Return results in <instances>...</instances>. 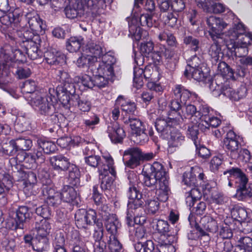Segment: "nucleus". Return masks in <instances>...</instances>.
Listing matches in <instances>:
<instances>
[{
	"mask_svg": "<svg viewBox=\"0 0 252 252\" xmlns=\"http://www.w3.org/2000/svg\"><path fill=\"white\" fill-rule=\"evenodd\" d=\"M224 175L229 174V177L235 178L236 192L235 197L240 201L249 202L252 198V183H248L246 175L237 167H232L223 172Z\"/></svg>",
	"mask_w": 252,
	"mask_h": 252,
	"instance_id": "obj_1",
	"label": "nucleus"
},
{
	"mask_svg": "<svg viewBox=\"0 0 252 252\" xmlns=\"http://www.w3.org/2000/svg\"><path fill=\"white\" fill-rule=\"evenodd\" d=\"M34 86V90L32 91V103L35 109L42 115H49L53 113V98L55 96L51 94H46L45 90L37 85Z\"/></svg>",
	"mask_w": 252,
	"mask_h": 252,
	"instance_id": "obj_2",
	"label": "nucleus"
},
{
	"mask_svg": "<svg viewBox=\"0 0 252 252\" xmlns=\"http://www.w3.org/2000/svg\"><path fill=\"white\" fill-rule=\"evenodd\" d=\"M151 172L148 173L143 172L144 185L154 190L157 189V183L158 181L159 184L162 183L164 178H167V172L163 168V165L158 162L155 161L151 165Z\"/></svg>",
	"mask_w": 252,
	"mask_h": 252,
	"instance_id": "obj_3",
	"label": "nucleus"
},
{
	"mask_svg": "<svg viewBox=\"0 0 252 252\" xmlns=\"http://www.w3.org/2000/svg\"><path fill=\"white\" fill-rule=\"evenodd\" d=\"M155 155L153 153H144L138 148L132 147L124 152L123 161L126 166L133 169L139 165L141 161L149 160Z\"/></svg>",
	"mask_w": 252,
	"mask_h": 252,
	"instance_id": "obj_4",
	"label": "nucleus"
},
{
	"mask_svg": "<svg viewBox=\"0 0 252 252\" xmlns=\"http://www.w3.org/2000/svg\"><path fill=\"white\" fill-rule=\"evenodd\" d=\"M226 35L229 38L232 43L237 40L235 42L239 46L248 47L252 43V34L246 33L245 27L242 23H238L229 30Z\"/></svg>",
	"mask_w": 252,
	"mask_h": 252,
	"instance_id": "obj_5",
	"label": "nucleus"
},
{
	"mask_svg": "<svg viewBox=\"0 0 252 252\" xmlns=\"http://www.w3.org/2000/svg\"><path fill=\"white\" fill-rule=\"evenodd\" d=\"M29 209L26 206L20 207L15 212L12 213L7 219L6 227L11 230L23 228V224L26 220H30Z\"/></svg>",
	"mask_w": 252,
	"mask_h": 252,
	"instance_id": "obj_6",
	"label": "nucleus"
},
{
	"mask_svg": "<svg viewBox=\"0 0 252 252\" xmlns=\"http://www.w3.org/2000/svg\"><path fill=\"white\" fill-rule=\"evenodd\" d=\"M175 99L170 102L171 109L174 111V113L180 115L177 112L181 109L182 104H186L187 100L191 95H195V93L190 92L184 86L178 85L175 86L174 90Z\"/></svg>",
	"mask_w": 252,
	"mask_h": 252,
	"instance_id": "obj_7",
	"label": "nucleus"
},
{
	"mask_svg": "<svg viewBox=\"0 0 252 252\" xmlns=\"http://www.w3.org/2000/svg\"><path fill=\"white\" fill-rule=\"evenodd\" d=\"M206 22L211 38H224L222 31L227 24L222 19L211 16L207 19Z\"/></svg>",
	"mask_w": 252,
	"mask_h": 252,
	"instance_id": "obj_8",
	"label": "nucleus"
},
{
	"mask_svg": "<svg viewBox=\"0 0 252 252\" xmlns=\"http://www.w3.org/2000/svg\"><path fill=\"white\" fill-rule=\"evenodd\" d=\"M36 236L32 238V249L37 252H42L47 247L48 239L47 238V232L44 227L36 225Z\"/></svg>",
	"mask_w": 252,
	"mask_h": 252,
	"instance_id": "obj_9",
	"label": "nucleus"
},
{
	"mask_svg": "<svg viewBox=\"0 0 252 252\" xmlns=\"http://www.w3.org/2000/svg\"><path fill=\"white\" fill-rule=\"evenodd\" d=\"M183 118L179 115L176 117H167L166 118H158L155 122V127L158 132L166 130L168 128L173 127L182 123Z\"/></svg>",
	"mask_w": 252,
	"mask_h": 252,
	"instance_id": "obj_10",
	"label": "nucleus"
},
{
	"mask_svg": "<svg viewBox=\"0 0 252 252\" xmlns=\"http://www.w3.org/2000/svg\"><path fill=\"white\" fill-rule=\"evenodd\" d=\"M213 43L211 45L209 54L211 57L212 64L217 65V63L220 61V55L222 54L221 46L225 44L224 38H212Z\"/></svg>",
	"mask_w": 252,
	"mask_h": 252,
	"instance_id": "obj_11",
	"label": "nucleus"
},
{
	"mask_svg": "<svg viewBox=\"0 0 252 252\" xmlns=\"http://www.w3.org/2000/svg\"><path fill=\"white\" fill-rule=\"evenodd\" d=\"M231 220L233 223L238 222L240 224H246V221L248 219V212L247 210L238 204L232 205L230 207Z\"/></svg>",
	"mask_w": 252,
	"mask_h": 252,
	"instance_id": "obj_12",
	"label": "nucleus"
},
{
	"mask_svg": "<svg viewBox=\"0 0 252 252\" xmlns=\"http://www.w3.org/2000/svg\"><path fill=\"white\" fill-rule=\"evenodd\" d=\"M228 86L229 84L227 81H225L222 77L218 76L215 80L210 82L209 88L215 95L220 96L221 94L224 95V93L227 90Z\"/></svg>",
	"mask_w": 252,
	"mask_h": 252,
	"instance_id": "obj_13",
	"label": "nucleus"
},
{
	"mask_svg": "<svg viewBox=\"0 0 252 252\" xmlns=\"http://www.w3.org/2000/svg\"><path fill=\"white\" fill-rule=\"evenodd\" d=\"M174 236H169L166 238L165 235L156 236L155 240L159 247V252H174L175 248L172 243L174 241Z\"/></svg>",
	"mask_w": 252,
	"mask_h": 252,
	"instance_id": "obj_14",
	"label": "nucleus"
},
{
	"mask_svg": "<svg viewBox=\"0 0 252 252\" xmlns=\"http://www.w3.org/2000/svg\"><path fill=\"white\" fill-rule=\"evenodd\" d=\"M91 71L94 75H100V74L110 81H113L114 72L113 66H106L104 64H95V67H93Z\"/></svg>",
	"mask_w": 252,
	"mask_h": 252,
	"instance_id": "obj_15",
	"label": "nucleus"
},
{
	"mask_svg": "<svg viewBox=\"0 0 252 252\" xmlns=\"http://www.w3.org/2000/svg\"><path fill=\"white\" fill-rule=\"evenodd\" d=\"M32 61L34 63H40L42 61L43 52L39 49L40 47L41 39L39 35L32 32Z\"/></svg>",
	"mask_w": 252,
	"mask_h": 252,
	"instance_id": "obj_16",
	"label": "nucleus"
},
{
	"mask_svg": "<svg viewBox=\"0 0 252 252\" xmlns=\"http://www.w3.org/2000/svg\"><path fill=\"white\" fill-rule=\"evenodd\" d=\"M50 163L55 170L66 171L72 165L68 159L62 155L54 156L50 158Z\"/></svg>",
	"mask_w": 252,
	"mask_h": 252,
	"instance_id": "obj_17",
	"label": "nucleus"
},
{
	"mask_svg": "<svg viewBox=\"0 0 252 252\" xmlns=\"http://www.w3.org/2000/svg\"><path fill=\"white\" fill-rule=\"evenodd\" d=\"M46 62L50 65H57L63 61V55L56 49L47 51L44 55Z\"/></svg>",
	"mask_w": 252,
	"mask_h": 252,
	"instance_id": "obj_18",
	"label": "nucleus"
},
{
	"mask_svg": "<svg viewBox=\"0 0 252 252\" xmlns=\"http://www.w3.org/2000/svg\"><path fill=\"white\" fill-rule=\"evenodd\" d=\"M129 32L128 35L136 41H139L142 38L143 33H147L139 26L137 23V19L136 17L132 18L129 23Z\"/></svg>",
	"mask_w": 252,
	"mask_h": 252,
	"instance_id": "obj_19",
	"label": "nucleus"
},
{
	"mask_svg": "<svg viewBox=\"0 0 252 252\" xmlns=\"http://www.w3.org/2000/svg\"><path fill=\"white\" fill-rule=\"evenodd\" d=\"M227 89L224 93V95L235 101L245 97L247 94L248 90L245 85H242L236 91H234L229 86Z\"/></svg>",
	"mask_w": 252,
	"mask_h": 252,
	"instance_id": "obj_20",
	"label": "nucleus"
},
{
	"mask_svg": "<svg viewBox=\"0 0 252 252\" xmlns=\"http://www.w3.org/2000/svg\"><path fill=\"white\" fill-rule=\"evenodd\" d=\"M113 160L111 157L104 158V160L100 161V165L98 168L99 172V176L107 175L109 174L113 176H115L116 172L113 167Z\"/></svg>",
	"mask_w": 252,
	"mask_h": 252,
	"instance_id": "obj_21",
	"label": "nucleus"
},
{
	"mask_svg": "<svg viewBox=\"0 0 252 252\" xmlns=\"http://www.w3.org/2000/svg\"><path fill=\"white\" fill-rule=\"evenodd\" d=\"M168 178L163 179L162 183L159 185L158 189H156V194L157 199L161 202L166 201L169 197L170 188L169 187Z\"/></svg>",
	"mask_w": 252,
	"mask_h": 252,
	"instance_id": "obj_22",
	"label": "nucleus"
},
{
	"mask_svg": "<svg viewBox=\"0 0 252 252\" xmlns=\"http://www.w3.org/2000/svg\"><path fill=\"white\" fill-rule=\"evenodd\" d=\"M95 64H96V58L92 57L85 52L76 61L77 66L80 68L90 67L91 69L93 67H95Z\"/></svg>",
	"mask_w": 252,
	"mask_h": 252,
	"instance_id": "obj_23",
	"label": "nucleus"
},
{
	"mask_svg": "<svg viewBox=\"0 0 252 252\" xmlns=\"http://www.w3.org/2000/svg\"><path fill=\"white\" fill-rule=\"evenodd\" d=\"M200 223L204 229L212 234L217 233L218 231V224L217 221L209 216H204L202 218Z\"/></svg>",
	"mask_w": 252,
	"mask_h": 252,
	"instance_id": "obj_24",
	"label": "nucleus"
},
{
	"mask_svg": "<svg viewBox=\"0 0 252 252\" xmlns=\"http://www.w3.org/2000/svg\"><path fill=\"white\" fill-rule=\"evenodd\" d=\"M210 109L208 106H201L199 107L197 112L196 123H199V126H208L207 120H210Z\"/></svg>",
	"mask_w": 252,
	"mask_h": 252,
	"instance_id": "obj_25",
	"label": "nucleus"
},
{
	"mask_svg": "<svg viewBox=\"0 0 252 252\" xmlns=\"http://www.w3.org/2000/svg\"><path fill=\"white\" fill-rule=\"evenodd\" d=\"M62 200L67 203H73L77 198V191L70 186H64L61 192Z\"/></svg>",
	"mask_w": 252,
	"mask_h": 252,
	"instance_id": "obj_26",
	"label": "nucleus"
},
{
	"mask_svg": "<svg viewBox=\"0 0 252 252\" xmlns=\"http://www.w3.org/2000/svg\"><path fill=\"white\" fill-rule=\"evenodd\" d=\"M224 222V224L220 226L217 234L222 239H229L233 236L232 230L234 229L235 227L233 223L229 221V219L225 220Z\"/></svg>",
	"mask_w": 252,
	"mask_h": 252,
	"instance_id": "obj_27",
	"label": "nucleus"
},
{
	"mask_svg": "<svg viewBox=\"0 0 252 252\" xmlns=\"http://www.w3.org/2000/svg\"><path fill=\"white\" fill-rule=\"evenodd\" d=\"M143 199H136L129 201L127 204V211L134 213L135 215H142L144 213Z\"/></svg>",
	"mask_w": 252,
	"mask_h": 252,
	"instance_id": "obj_28",
	"label": "nucleus"
},
{
	"mask_svg": "<svg viewBox=\"0 0 252 252\" xmlns=\"http://www.w3.org/2000/svg\"><path fill=\"white\" fill-rule=\"evenodd\" d=\"M104 220V225L110 235L116 236L118 228L119 222L113 215H107Z\"/></svg>",
	"mask_w": 252,
	"mask_h": 252,
	"instance_id": "obj_29",
	"label": "nucleus"
},
{
	"mask_svg": "<svg viewBox=\"0 0 252 252\" xmlns=\"http://www.w3.org/2000/svg\"><path fill=\"white\" fill-rule=\"evenodd\" d=\"M84 39L80 37H71L66 42V49L70 52H76L79 50L81 46L84 44Z\"/></svg>",
	"mask_w": 252,
	"mask_h": 252,
	"instance_id": "obj_30",
	"label": "nucleus"
},
{
	"mask_svg": "<svg viewBox=\"0 0 252 252\" xmlns=\"http://www.w3.org/2000/svg\"><path fill=\"white\" fill-rule=\"evenodd\" d=\"M116 104L121 106L123 111L126 113L132 114L136 110V105L134 102L126 100L124 97L120 95L116 100Z\"/></svg>",
	"mask_w": 252,
	"mask_h": 252,
	"instance_id": "obj_31",
	"label": "nucleus"
},
{
	"mask_svg": "<svg viewBox=\"0 0 252 252\" xmlns=\"http://www.w3.org/2000/svg\"><path fill=\"white\" fill-rule=\"evenodd\" d=\"M184 75L187 78L191 77L199 82L204 81L205 78V74L199 67L186 68L184 71Z\"/></svg>",
	"mask_w": 252,
	"mask_h": 252,
	"instance_id": "obj_32",
	"label": "nucleus"
},
{
	"mask_svg": "<svg viewBox=\"0 0 252 252\" xmlns=\"http://www.w3.org/2000/svg\"><path fill=\"white\" fill-rule=\"evenodd\" d=\"M68 181L69 184L73 186L77 187L80 185V172L78 168L74 164H72L68 170Z\"/></svg>",
	"mask_w": 252,
	"mask_h": 252,
	"instance_id": "obj_33",
	"label": "nucleus"
},
{
	"mask_svg": "<svg viewBox=\"0 0 252 252\" xmlns=\"http://www.w3.org/2000/svg\"><path fill=\"white\" fill-rule=\"evenodd\" d=\"M217 65L218 71L222 77L235 79L234 70L224 62L219 61Z\"/></svg>",
	"mask_w": 252,
	"mask_h": 252,
	"instance_id": "obj_34",
	"label": "nucleus"
},
{
	"mask_svg": "<svg viewBox=\"0 0 252 252\" xmlns=\"http://www.w3.org/2000/svg\"><path fill=\"white\" fill-rule=\"evenodd\" d=\"M84 52L89 54V55H91L92 57L96 58V62L97 58L101 56L103 54L101 46L94 42L89 43Z\"/></svg>",
	"mask_w": 252,
	"mask_h": 252,
	"instance_id": "obj_35",
	"label": "nucleus"
},
{
	"mask_svg": "<svg viewBox=\"0 0 252 252\" xmlns=\"http://www.w3.org/2000/svg\"><path fill=\"white\" fill-rule=\"evenodd\" d=\"M136 252H157L154 243L151 240L145 242H138L134 245Z\"/></svg>",
	"mask_w": 252,
	"mask_h": 252,
	"instance_id": "obj_36",
	"label": "nucleus"
},
{
	"mask_svg": "<svg viewBox=\"0 0 252 252\" xmlns=\"http://www.w3.org/2000/svg\"><path fill=\"white\" fill-rule=\"evenodd\" d=\"M184 43L189 46L190 51L197 52L200 48V42L198 38L192 35H185L183 38Z\"/></svg>",
	"mask_w": 252,
	"mask_h": 252,
	"instance_id": "obj_37",
	"label": "nucleus"
},
{
	"mask_svg": "<svg viewBox=\"0 0 252 252\" xmlns=\"http://www.w3.org/2000/svg\"><path fill=\"white\" fill-rule=\"evenodd\" d=\"M158 39L163 42L166 43L170 47H176L178 42L174 35L168 32H162L158 35Z\"/></svg>",
	"mask_w": 252,
	"mask_h": 252,
	"instance_id": "obj_38",
	"label": "nucleus"
},
{
	"mask_svg": "<svg viewBox=\"0 0 252 252\" xmlns=\"http://www.w3.org/2000/svg\"><path fill=\"white\" fill-rule=\"evenodd\" d=\"M84 153L86 155H88L85 158V162L90 166L96 167H98L100 165L101 158L98 156H93L92 155L93 151H90V148L87 147L85 150Z\"/></svg>",
	"mask_w": 252,
	"mask_h": 252,
	"instance_id": "obj_39",
	"label": "nucleus"
},
{
	"mask_svg": "<svg viewBox=\"0 0 252 252\" xmlns=\"http://www.w3.org/2000/svg\"><path fill=\"white\" fill-rule=\"evenodd\" d=\"M107 245L111 252H120L122 246L120 242L117 239L116 236L110 235L106 237Z\"/></svg>",
	"mask_w": 252,
	"mask_h": 252,
	"instance_id": "obj_40",
	"label": "nucleus"
},
{
	"mask_svg": "<svg viewBox=\"0 0 252 252\" xmlns=\"http://www.w3.org/2000/svg\"><path fill=\"white\" fill-rule=\"evenodd\" d=\"M75 223L79 228H86L88 225L85 213V209L78 210L75 214Z\"/></svg>",
	"mask_w": 252,
	"mask_h": 252,
	"instance_id": "obj_41",
	"label": "nucleus"
},
{
	"mask_svg": "<svg viewBox=\"0 0 252 252\" xmlns=\"http://www.w3.org/2000/svg\"><path fill=\"white\" fill-rule=\"evenodd\" d=\"M156 230L159 234V236L165 235L166 238L169 236H173L168 234L169 232V225L167 221L163 220H159L157 222Z\"/></svg>",
	"mask_w": 252,
	"mask_h": 252,
	"instance_id": "obj_42",
	"label": "nucleus"
},
{
	"mask_svg": "<svg viewBox=\"0 0 252 252\" xmlns=\"http://www.w3.org/2000/svg\"><path fill=\"white\" fill-rule=\"evenodd\" d=\"M124 123L129 125L133 135L139 132L142 130V122L138 119L129 118L126 119Z\"/></svg>",
	"mask_w": 252,
	"mask_h": 252,
	"instance_id": "obj_43",
	"label": "nucleus"
},
{
	"mask_svg": "<svg viewBox=\"0 0 252 252\" xmlns=\"http://www.w3.org/2000/svg\"><path fill=\"white\" fill-rule=\"evenodd\" d=\"M154 49V44L152 41H149L141 43L140 46L141 53L147 58H150L152 55Z\"/></svg>",
	"mask_w": 252,
	"mask_h": 252,
	"instance_id": "obj_44",
	"label": "nucleus"
},
{
	"mask_svg": "<svg viewBox=\"0 0 252 252\" xmlns=\"http://www.w3.org/2000/svg\"><path fill=\"white\" fill-rule=\"evenodd\" d=\"M199 128L200 129L199 123L196 124V122L192 121V124H189L188 126V136L194 142H195L198 138L197 135L198 134Z\"/></svg>",
	"mask_w": 252,
	"mask_h": 252,
	"instance_id": "obj_45",
	"label": "nucleus"
},
{
	"mask_svg": "<svg viewBox=\"0 0 252 252\" xmlns=\"http://www.w3.org/2000/svg\"><path fill=\"white\" fill-rule=\"evenodd\" d=\"M57 93L59 101L64 107L68 108L70 107L71 106H74V103L70 102V94H69V93H67L62 90H61V92H58Z\"/></svg>",
	"mask_w": 252,
	"mask_h": 252,
	"instance_id": "obj_46",
	"label": "nucleus"
},
{
	"mask_svg": "<svg viewBox=\"0 0 252 252\" xmlns=\"http://www.w3.org/2000/svg\"><path fill=\"white\" fill-rule=\"evenodd\" d=\"M183 181L185 184L189 186L196 187V175L192 172V168H191L189 172H186L183 176Z\"/></svg>",
	"mask_w": 252,
	"mask_h": 252,
	"instance_id": "obj_47",
	"label": "nucleus"
},
{
	"mask_svg": "<svg viewBox=\"0 0 252 252\" xmlns=\"http://www.w3.org/2000/svg\"><path fill=\"white\" fill-rule=\"evenodd\" d=\"M1 148L5 154L10 156L15 155L17 151L16 143H2Z\"/></svg>",
	"mask_w": 252,
	"mask_h": 252,
	"instance_id": "obj_48",
	"label": "nucleus"
},
{
	"mask_svg": "<svg viewBox=\"0 0 252 252\" xmlns=\"http://www.w3.org/2000/svg\"><path fill=\"white\" fill-rule=\"evenodd\" d=\"M184 112H185V115H186L190 118L191 122H196L198 110L195 105L190 104L186 105L184 109Z\"/></svg>",
	"mask_w": 252,
	"mask_h": 252,
	"instance_id": "obj_49",
	"label": "nucleus"
},
{
	"mask_svg": "<svg viewBox=\"0 0 252 252\" xmlns=\"http://www.w3.org/2000/svg\"><path fill=\"white\" fill-rule=\"evenodd\" d=\"M31 82V80H28L25 81L21 86V92L24 95V97L28 101L30 104H31V101H32V99H29L32 94Z\"/></svg>",
	"mask_w": 252,
	"mask_h": 252,
	"instance_id": "obj_50",
	"label": "nucleus"
},
{
	"mask_svg": "<svg viewBox=\"0 0 252 252\" xmlns=\"http://www.w3.org/2000/svg\"><path fill=\"white\" fill-rule=\"evenodd\" d=\"M115 176H110L109 175H102L99 176V179L101 180L100 187L103 190H107L110 189Z\"/></svg>",
	"mask_w": 252,
	"mask_h": 252,
	"instance_id": "obj_51",
	"label": "nucleus"
},
{
	"mask_svg": "<svg viewBox=\"0 0 252 252\" xmlns=\"http://www.w3.org/2000/svg\"><path fill=\"white\" fill-rule=\"evenodd\" d=\"M143 73L144 71L142 68L139 67H135L134 68V83L136 84V87L139 88L143 84Z\"/></svg>",
	"mask_w": 252,
	"mask_h": 252,
	"instance_id": "obj_52",
	"label": "nucleus"
},
{
	"mask_svg": "<svg viewBox=\"0 0 252 252\" xmlns=\"http://www.w3.org/2000/svg\"><path fill=\"white\" fill-rule=\"evenodd\" d=\"M83 6H86L91 9L99 8L103 7L104 0H80Z\"/></svg>",
	"mask_w": 252,
	"mask_h": 252,
	"instance_id": "obj_53",
	"label": "nucleus"
},
{
	"mask_svg": "<svg viewBox=\"0 0 252 252\" xmlns=\"http://www.w3.org/2000/svg\"><path fill=\"white\" fill-rule=\"evenodd\" d=\"M139 20V24L143 26H147V27H152L153 26V16L149 14H143L137 18Z\"/></svg>",
	"mask_w": 252,
	"mask_h": 252,
	"instance_id": "obj_54",
	"label": "nucleus"
},
{
	"mask_svg": "<svg viewBox=\"0 0 252 252\" xmlns=\"http://www.w3.org/2000/svg\"><path fill=\"white\" fill-rule=\"evenodd\" d=\"M196 147V151L198 156L203 158H209L211 156L210 150L200 143H194Z\"/></svg>",
	"mask_w": 252,
	"mask_h": 252,
	"instance_id": "obj_55",
	"label": "nucleus"
},
{
	"mask_svg": "<svg viewBox=\"0 0 252 252\" xmlns=\"http://www.w3.org/2000/svg\"><path fill=\"white\" fill-rule=\"evenodd\" d=\"M160 16L164 23L169 26L173 27L176 24L177 19L172 13H165L160 14Z\"/></svg>",
	"mask_w": 252,
	"mask_h": 252,
	"instance_id": "obj_56",
	"label": "nucleus"
},
{
	"mask_svg": "<svg viewBox=\"0 0 252 252\" xmlns=\"http://www.w3.org/2000/svg\"><path fill=\"white\" fill-rule=\"evenodd\" d=\"M232 48L234 49L233 51L234 52L235 55L236 57L239 58L244 57L247 55L248 53V47L239 46L235 42H234L232 45Z\"/></svg>",
	"mask_w": 252,
	"mask_h": 252,
	"instance_id": "obj_57",
	"label": "nucleus"
},
{
	"mask_svg": "<svg viewBox=\"0 0 252 252\" xmlns=\"http://www.w3.org/2000/svg\"><path fill=\"white\" fill-rule=\"evenodd\" d=\"M146 205L149 214L154 215L158 211L159 203L158 201L155 200H147Z\"/></svg>",
	"mask_w": 252,
	"mask_h": 252,
	"instance_id": "obj_58",
	"label": "nucleus"
},
{
	"mask_svg": "<svg viewBox=\"0 0 252 252\" xmlns=\"http://www.w3.org/2000/svg\"><path fill=\"white\" fill-rule=\"evenodd\" d=\"M238 243H240L246 252H252V238L251 237H241L238 240Z\"/></svg>",
	"mask_w": 252,
	"mask_h": 252,
	"instance_id": "obj_59",
	"label": "nucleus"
},
{
	"mask_svg": "<svg viewBox=\"0 0 252 252\" xmlns=\"http://www.w3.org/2000/svg\"><path fill=\"white\" fill-rule=\"evenodd\" d=\"M93 82L94 84V87L97 86L99 88H102L105 86L108 83L109 79L104 77L101 74L100 75H94L93 74Z\"/></svg>",
	"mask_w": 252,
	"mask_h": 252,
	"instance_id": "obj_60",
	"label": "nucleus"
},
{
	"mask_svg": "<svg viewBox=\"0 0 252 252\" xmlns=\"http://www.w3.org/2000/svg\"><path fill=\"white\" fill-rule=\"evenodd\" d=\"M217 248L221 252H231L233 246L230 240H226L217 243Z\"/></svg>",
	"mask_w": 252,
	"mask_h": 252,
	"instance_id": "obj_61",
	"label": "nucleus"
},
{
	"mask_svg": "<svg viewBox=\"0 0 252 252\" xmlns=\"http://www.w3.org/2000/svg\"><path fill=\"white\" fill-rule=\"evenodd\" d=\"M44 153L50 154L54 153L57 150L55 143H38Z\"/></svg>",
	"mask_w": 252,
	"mask_h": 252,
	"instance_id": "obj_62",
	"label": "nucleus"
},
{
	"mask_svg": "<svg viewBox=\"0 0 252 252\" xmlns=\"http://www.w3.org/2000/svg\"><path fill=\"white\" fill-rule=\"evenodd\" d=\"M99 122V118L94 113L92 114L89 118L84 120V124L86 126L92 129H93L94 126L97 125Z\"/></svg>",
	"mask_w": 252,
	"mask_h": 252,
	"instance_id": "obj_63",
	"label": "nucleus"
},
{
	"mask_svg": "<svg viewBox=\"0 0 252 252\" xmlns=\"http://www.w3.org/2000/svg\"><path fill=\"white\" fill-rule=\"evenodd\" d=\"M127 195L129 199L131 200L138 198L143 199L142 194L134 186L129 188Z\"/></svg>",
	"mask_w": 252,
	"mask_h": 252,
	"instance_id": "obj_64",
	"label": "nucleus"
}]
</instances>
